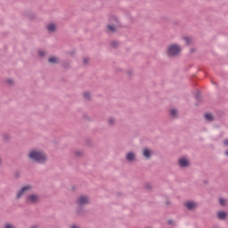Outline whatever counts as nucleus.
<instances>
[{
  "mask_svg": "<svg viewBox=\"0 0 228 228\" xmlns=\"http://www.w3.org/2000/svg\"><path fill=\"white\" fill-rule=\"evenodd\" d=\"M28 158L34 161V163H38L39 165H45V163L47 162V156L45 153L38 151H31L28 153Z\"/></svg>",
  "mask_w": 228,
  "mask_h": 228,
  "instance_id": "nucleus-1",
  "label": "nucleus"
},
{
  "mask_svg": "<svg viewBox=\"0 0 228 228\" xmlns=\"http://www.w3.org/2000/svg\"><path fill=\"white\" fill-rule=\"evenodd\" d=\"M180 53L181 47L178 45H171L167 51V54L169 58L172 56H177Z\"/></svg>",
  "mask_w": 228,
  "mask_h": 228,
  "instance_id": "nucleus-2",
  "label": "nucleus"
},
{
  "mask_svg": "<svg viewBox=\"0 0 228 228\" xmlns=\"http://www.w3.org/2000/svg\"><path fill=\"white\" fill-rule=\"evenodd\" d=\"M25 202L27 204H37L40 202V196L38 194H30L26 197Z\"/></svg>",
  "mask_w": 228,
  "mask_h": 228,
  "instance_id": "nucleus-3",
  "label": "nucleus"
},
{
  "mask_svg": "<svg viewBox=\"0 0 228 228\" xmlns=\"http://www.w3.org/2000/svg\"><path fill=\"white\" fill-rule=\"evenodd\" d=\"M89 203H90V201H89L87 196H80L77 200V204L78 208H83V206H86Z\"/></svg>",
  "mask_w": 228,
  "mask_h": 228,
  "instance_id": "nucleus-4",
  "label": "nucleus"
},
{
  "mask_svg": "<svg viewBox=\"0 0 228 228\" xmlns=\"http://www.w3.org/2000/svg\"><path fill=\"white\" fill-rule=\"evenodd\" d=\"M30 190H33V186L29 184L21 187V189L16 195V199H20V197H22L23 194L26 193V191H29Z\"/></svg>",
  "mask_w": 228,
  "mask_h": 228,
  "instance_id": "nucleus-5",
  "label": "nucleus"
},
{
  "mask_svg": "<svg viewBox=\"0 0 228 228\" xmlns=\"http://www.w3.org/2000/svg\"><path fill=\"white\" fill-rule=\"evenodd\" d=\"M178 165L181 168H186V167H190V161L186 158H181L178 160Z\"/></svg>",
  "mask_w": 228,
  "mask_h": 228,
  "instance_id": "nucleus-6",
  "label": "nucleus"
},
{
  "mask_svg": "<svg viewBox=\"0 0 228 228\" xmlns=\"http://www.w3.org/2000/svg\"><path fill=\"white\" fill-rule=\"evenodd\" d=\"M126 161H129L130 163L136 160V154L134 152L130 151L126 154Z\"/></svg>",
  "mask_w": 228,
  "mask_h": 228,
  "instance_id": "nucleus-7",
  "label": "nucleus"
},
{
  "mask_svg": "<svg viewBox=\"0 0 228 228\" xmlns=\"http://www.w3.org/2000/svg\"><path fill=\"white\" fill-rule=\"evenodd\" d=\"M183 206H184L189 211H191L192 209H195V208H196L197 205H196L193 201L190 200V201H187V202L183 203Z\"/></svg>",
  "mask_w": 228,
  "mask_h": 228,
  "instance_id": "nucleus-8",
  "label": "nucleus"
},
{
  "mask_svg": "<svg viewBox=\"0 0 228 228\" xmlns=\"http://www.w3.org/2000/svg\"><path fill=\"white\" fill-rule=\"evenodd\" d=\"M46 29L48 30L49 33L56 32V24L50 23V24L46 25Z\"/></svg>",
  "mask_w": 228,
  "mask_h": 228,
  "instance_id": "nucleus-9",
  "label": "nucleus"
},
{
  "mask_svg": "<svg viewBox=\"0 0 228 228\" xmlns=\"http://www.w3.org/2000/svg\"><path fill=\"white\" fill-rule=\"evenodd\" d=\"M142 155L144 156V158H146L147 159H151V158L152 157V151H151V150L145 148L142 151Z\"/></svg>",
  "mask_w": 228,
  "mask_h": 228,
  "instance_id": "nucleus-10",
  "label": "nucleus"
},
{
  "mask_svg": "<svg viewBox=\"0 0 228 228\" xmlns=\"http://www.w3.org/2000/svg\"><path fill=\"white\" fill-rule=\"evenodd\" d=\"M227 212L225 211H219L217 212V218L218 220H225L227 218Z\"/></svg>",
  "mask_w": 228,
  "mask_h": 228,
  "instance_id": "nucleus-11",
  "label": "nucleus"
},
{
  "mask_svg": "<svg viewBox=\"0 0 228 228\" xmlns=\"http://www.w3.org/2000/svg\"><path fill=\"white\" fill-rule=\"evenodd\" d=\"M204 118L207 120V122H215V116H213L211 113H206L204 115Z\"/></svg>",
  "mask_w": 228,
  "mask_h": 228,
  "instance_id": "nucleus-12",
  "label": "nucleus"
},
{
  "mask_svg": "<svg viewBox=\"0 0 228 228\" xmlns=\"http://www.w3.org/2000/svg\"><path fill=\"white\" fill-rule=\"evenodd\" d=\"M48 63H52L53 65H58L60 61H58V58L56 56H51L48 59Z\"/></svg>",
  "mask_w": 228,
  "mask_h": 228,
  "instance_id": "nucleus-13",
  "label": "nucleus"
},
{
  "mask_svg": "<svg viewBox=\"0 0 228 228\" xmlns=\"http://www.w3.org/2000/svg\"><path fill=\"white\" fill-rule=\"evenodd\" d=\"M77 215H79V216H84V215H86V210L83 208V207H78V208L76 210Z\"/></svg>",
  "mask_w": 228,
  "mask_h": 228,
  "instance_id": "nucleus-14",
  "label": "nucleus"
},
{
  "mask_svg": "<svg viewBox=\"0 0 228 228\" xmlns=\"http://www.w3.org/2000/svg\"><path fill=\"white\" fill-rule=\"evenodd\" d=\"M62 69H70V61H64L61 64Z\"/></svg>",
  "mask_w": 228,
  "mask_h": 228,
  "instance_id": "nucleus-15",
  "label": "nucleus"
},
{
  "mask_svg": "<svg viewBox=\"0 0 228 228\" xmlns=\"http://www.w3.org/2000/svg\"><path fill=\"white\" fill-rule=\"evenodd\" d=\"M107 29H109L110 33H117V28H115V26L108 25Z\"/></svg>",
  "mask_w": 228,
  "mask_h": 228,
  "instance_id": "nucleus-16",
  "label": "nucleus"
},
{
  "mask_svg": "<svg viewBox=\"0 0 228 228\" xmlns=\"http://www.w3.org/2000/svg\"><path fill=\"white\" fill-rule=\"evenodd\" d=\"M219 204L220 206H226L227 205V200L224 199V198H220L219 199Z\"/></svg>",
  "mask_w": 228,
  "mask_h": 228,
  "instance_id": "nucleus-17",
  "label": "nucleus"
},
{
  "mask_svg": "<svg viewBox=\"0 0 228 228\" xmlns=\"http://www.w3.org/2000/svg\"><path fill=\"white\" fill-rule=\"evenodd\" d=\"M170 115H171V117L175 118V117H177V110H175V109L171 110H170Z\"/></svg>",
  "mask_w": 228,
  "mask_h": 228,
  "instance_id": "nucleus-18",
  "label": "nucleus"
},
{
  "mask_svg": "<svg viewBox=\"0 0 228 228\" xmlns=\"http://www.w3.org/2000/svg\"><path fill=\"white\" fill-rule=\"evenodd\" d=\"M108 124H109V126H115V118H110L108 119Z\"/></svg>",
  "mask_w": 228,
  "mask_h": 228,
  "instance_id": "nucleus-19",
  "label": "nucleus"
},
{
  "mask_svg": "<svg viewBox=\"0 0 228 228\" xmlns=\"http://www.w3.org/2000/svg\"><path fill=\"white\" fill-rule=\"evenodd\" d=\"M3 138H4V142H9L10 141V134H4Z\"/></svg>",
  "mask_w": 228,
  "mask_h": 228,
  "instance_id": "nucleus-20",
  "label": "nucleus"
},
{
  "mask_svg": "<svg viewBox=\"0 0 228 228\" xmlns=\"http://www.w3.org/2000/svg\"><path fill=\"white\" fill-rule=\"evenodd\" d=\"M84 99H86V101H90V93H88V92H86V93H84Z\"/></svg>",
  "mask_w": 228,
  "mask_h": 228,
  "instance_id": "nucleus-21",
  "label": "nucleus"
},
{
  "mask_svg": "<svg viewBox=\"0 0 228 228\" xmlns=\"http://www.w3.org/2000/svg\"><path fill=\"white\" fill-rule=\"evenodd\" d=\"M75 156L77 158H81V156H83V151H75Z\"/></svg>",
  "mask_w": 228,
  "mask_h": 228,
  "instance_id": "nucleus-22",
  "label": "nucleus"
},
{
  "mask_svg": "<svg viewBox=\"0 0 228 228\" xmlns=\"http://www.w3.org/2000/svg\"><path fill=\"white\" fill-rule=\"evenodd\" d=\"M110 45L116 49V47H118V43L117 41H111Z\"/></svg>",
  "mask_w": 228,
  "mask_h": 228,
  "instance_id": "nucleus-23",
  "label": "nucleus"
},
{
  "mask_svg": "<svg viewBox=\"0 0 228 228\" xmlns=\"http://www.w3.org/2000/svg\"><path fill=\"white\" fill-rule=\"evenodd\" d=\"M38 56H40L41 58H44V56H45V52L42 50H38Z\"/></svg>",
  "mask_w": 228,
  "mask_h": 228,
  "instance_id": "nucleus-24",
  "label": "nucleus"
},
{
  "mask_svg": "<svg viewBox=\"0 0 228 228\" xmlns=\"http://www.w3.org/2000/svg\"><path fill=\"white\" fill-rule=\"evenodd\" d=\"M145 189L151 191V190H152V185L151 183H145Z\"/></svg>",
  "mask_w": 228,
  "mask_h": 228,
  "instance_id": "nucleus-25",
  "label": "nucleus"
},
{
  "mask_svg": "<svg viewBox=\"0 0 228 228\" xmlns=\"http://www.w3.org/2000/svg\"><path fill=\"white\" fill-rule=\"evenodd\" d=\"M184 41L187 45H190V44H191V39L190 37H184Z\"/></svg>",
  "mask_w": 228,
  "mask_h": 228,
  "instance_id": "nucleus-26",
  "label": "nucleus"
},
{
  "mask_svg": "<svg viewBox=\"0 0 228 228\" xmlns=\"http://www.w3.org/2000/svg\"><path fill=\"white\" fill-rule=\"evenodd\" d=\"M195 99H196V101H200V92H197L195 94Z\"/></svg>",
  "mask_w": 228,
  "mask_h": 228,
  "instance_id": "nucleus-27",
  "label": "nucleus"
},
{
  "mask_svg": "<svg viewBox=\"0 0 228 228\" xmlns=\"http://www.w3.org/2000/svg\"><path fill=\"white\" fill-rule=\"evenodd\" d=\"M88 61H90V59L85 58V59L83 60L84 65H88Z\"/></svg>",
  "mask_w": 228,
  "mask_h": 228,
  "instance_id": "nucleus-28",
  "label": "nucleus"
},
{
  "mask_svg": "<svg viewBox=\"0 0 228 228\" xmlns=\"http://www.w3.org/2000/svg\"><path fill=\"white\" fill-rule=\"evenodd\" d=\"M14 176H15L16 179H19V177H20V172L16 171L15 174H14Z\"/></svg>",
  "mask_w": 228,
  "mask_h": 228,
  "instance_id": "nucleus-29",
  "label": "nucleus"
},
{
  "mask_svg": "<svg viewBox=\"0 0 228 228\" xmlns=\"http://www.w3.org/2000/svg\"><path fill=\"white\" fill-rule=\"evenodd\" d=\"M224 147H228V138L223 142Z\"/></svg>",
  "mask_w": 228,
  "mask_h": 228,
  "instance_id": "nucleus-30",
  "label": "nucleus"
},
{
  "mask_svg": "<svg viewBox=\"0 0 228 228\" xmlns=\"http://www.w3.org/2000/svg\"><path fill=\"white\" fill-rule=\"evenodd\" d=\"M7 83L9 85H13V79H12V78L7 79Z\"/></svg>",
  "mask_w": 228,
  "mask_h": 228,
  "instance_id": "nucleus-31",
  "label": "nucleus"
},
{
  "mask_svg": "<svg viewBox=\"0 0 228 228\" xmlns=\"http://www.w3.org/2000/svg\"><path fill=\"white\" fill-rule=\"evenodd\" d=\"M5 228H15V227H13V225H12L10 224H5Z\"/></svg>",
  "mask_w": 228,
  "mask_h": 228,
  "instance_id": "nucleus-32",
  "label": "nucleus"
},
{
  "mask_svg": "<svg viewBox=\"0 0 228 228\" xmlns=\"http://www.w3.org/2000/svg\"><path fill=\"white\" fill-rule=\"evenodd\" d=\"M195 51H197V49L191 48V49L190 50L191 54H193V53H195Z\"/></svg>",
  "mask_w": 228,
  "mask_h": 228,
  "instance_id": "nucleus-33",
  "label": "nucleus"
},
{
  "mask_svg": "<svg viewBox=\"0 0 228 228\" xmlns=\"http://www.w3.org/2000/svg\"><path fill=\"white\" fill-rule=\"evenodd\" d=\"M112 20H114L115 22H118V18H117V16H113V17H112Z\"/></svg>",
  "mask_w": 228,
  "mask_h": 228,
  "instance_id": "nucleus-34",
  "label": "nucleus"
},
{
  "mask_svg": "<svg viewBox=\"0 0 228 228\" xmlns=\"http://www.w3.org/2000/svg\"><path fill=\"white\" fill-rule=\"evenodd\" d=\"M84 118H86V120H90V118H88L87 115H84Z\"/></svg>",
  "mask_w": 228,
  "mask_h": 228,
  "instance_id": "nucleus-35",
  "label": "nucleus"
},
{
  "mask_svg": "<svg viewBox=\"0 0 228 228\" xmlns=\"http://www.w3.org/2000/svg\"><path fill=\"white\" fill-rule=\"evenodd\" d=\"M127 74H128V76H131V75L133 74V71L128 70V71H127Z\"/></svg>",
  "mask_w": 228,
  "mask_h": 228,
  "instance_id": "nucleus-36",
  "label": "nucleus"
},
{
  "mask_svg": "<svg viewBox=\"0 0 228 228\" xmlns=\"http://www.w3.org/2000/svg\"><path fill=\"white\" fill-rule=\"evenodd\" d=\"M224 154L228 157V149L224 151Z\"/></svg>",
  "mask_w": 228,
  "mask_h": 228,
  "instance_id": "nucleus-37",
  "label": "nucleus"
},
{
  "mask_svg": "<svg viewBox=\"0 0 228 228\" xmlns=\"http://www.w3.org/2000/svg\"><path fill=\"white\" fill-rule=\"evenodd\" d=\"M71 228H79L77 225H72Z\"/></svg>",
  "mask_w": 228,
  "mask_h": 228,
  "instance_id": "nucleus-38",
  "label": "nucleus"
},
{
  "mask_svg": "<svg viewBox=\"0 0 228 228\" xmlns=\"http://www.w3.org/2000/svg\"><path fill=\"white\" fill-rule=\"evenodd\" d=\"M31 228H38V226L37 225H34Z\"/></svg>",
  "mask_w": 228,
  "mask_h": 228,
  "instance_id": "nucleus-39",
  "label": "nucleus"
},
{
  "mask_svg": "<svg viewBox=\"0 0 228 228\" xmlns=\"http://www.w3.org/2000/svg\"><path fill=\"white\" fill-rule=\"evenodd\" d=\"M0 165H1V159H0Z\"/></svg>",
  "mask_w": 228,
  "mask_h": 228,
  "instance_id": "nucleus-40",
  "label": "nucleus"
}]
</instances>
